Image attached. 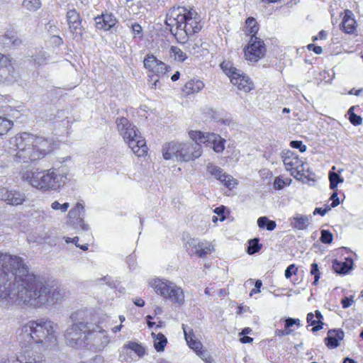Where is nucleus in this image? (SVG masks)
<instances>
[{
    "label": "nucleus",
    "mask_w": 363,
    "mask_h": 363,
    "mask_svg": "<svg viewBox=\"0 0 363 363\" xmlns=\"http://www.w3.org/2000/svg\"><path fill=\"white\" fill-rule=\"evenodd\" d=\"M60 289L43 277L29 272L23 259L0 252V303L8 308L17 299L26 305L40 308L61 301Z\"/></svg>",
    "instance_id": "obj_1"
},
{
    "label": "nucleus",
    "mask_w": 363,
    "mask_h": 363,
    "mask_svg": "<svg viewBox=\"0 0 363 363\" xmlns=\"http://www.w3.org/2000/svg\"><path fill=\"white\" fill-rule=\"evenodd\" d=\"M166 25L177 42L185 44V49L194 56L205 55L208 51L206 43L201 39L189 40V36L198 33L201 29L200 16L194 11H188L184 7L171 9L167 15Z\"/></svg>",
    "instance_id": "obj_2"
},
{
    "label": "nucleus",
    "mask_w": 363,
    "mask_h": 363,
    "mask_svg": "<svg viewBox=\"0 0 363 363\" xmlns=\"http://www.w3.org/2000/svg\"><path fill=\"white\" fill-rule=\"evenodd\" d=\"M10 143L16 147V157L24 162L43 159L57 147L52 138L28 132L16 134L10 139Z\"/></svg>",
    "instance_id": "obj_3"
},
{
    "label": "nucleus",
    "mask_w": 363,
    "mask_h": 363,
    "mask_svg": "<svg viewBox=\"0 0 363 363\" xmlns=\"http://www.w3.org/2000/svg\"><path fill=\"white\" fill-rule=\"evenodd\" d=\"M57 323L50 320L40 319L29 321L22 328L24 335L36 343L55 345L57 342Z\"/></svg>",
    "instance_id": "obj_4"
},
{
    "label": "nucleus",
    "mask_w": 363,
    "mask_h": 363,
    "mask_svg": "<svg viewBox=\"0 0 363 363\" xmlns=\"http://www.w3.org/2000/svg\"><path fill=\"white\" fill-rule=\"evenodd\" d=\"M148 284L158 295L173 303L182 306L184 303V291L175 283L167 279L155 278L150 279Z\"/></svg>",
    "instance_id": "obj_5"
},
{
    "label": "nucleus",
    "mask_w": 363,
    "mask_h": 363,
    "mask_svg": "<svg viewBox=\"0 0 363 363\" xmlns=\"http://www.w3.org/2000/svg\"><path fill=\"white\" fill-rule=\"evenodd\" d=\"M189 136L192 141L179 143V160L190 161L201 155V142L205 141V134L201 131H191Z\"/></svg>",
    "instance_id": "obj_6"
},
{
    "label": "nucleus",
    "mask_w": 363,
    "mask_h": 363,
    "mask_svg": "<svg viewBox=\"0 0 363 363\" xmlns=\"http://www.w3.org/2000/svg\"><path fill=\"white\" fill-rule=\"evenodd\" d=\"M63 171L57 169L40 170L31 166L26 167L20 172V179L24 182H62Z\"/></svg>",
    "instance_id": "obj_7"
},
{
    "label": "nucleus",
    "mask_w": 363,
    "mask_h": 363,
    "mask_svg": "<svg viewBox=\"0 0 363 363\" xmlns=\"http://www.w3.org/2000/svg\"><path fill=\"white\" fill-rule=\"evenodd\" d=\"M89 328H90V323L82 321L72 324L64 334L66 345L77 349L85 347Z\"/></svg>",
    "instance_id": "obj_8"
},
{
    "label": "nucleus",
    "mask_w": 363,
    "mask_h": 363,
    "mask_svg": "<svg viewBox=\"0 0 363 363\" xmlns=\"http://www.w3.org/2000/svg\"><path fill=\"white\" fill-rule=\"evenodd\" d=\"M107 333L99 325L90 324L86 334L85 347L94 352L103 350L108 344Z\"/></svg>",
    "instance_id": "obj_9"
},
{
    "label": "nucleus",
    "mask_w": 363,
    "mask_h": 363,
    "mask_svg": "<svg viewBox=\"0 0 363 363\" xmlns=\"http://www.w3.org/2000/svg\"><path fill=\"white\" fill-rule=\"evenodd\" d=\"M283 162L287 170L291 172V174L298 181L303 182L304 178H308L309 181H313L314 179L310 178V174L307 173H301L303 171V164L301 160L295 155L291 151H287L284 152L283 156Z\"/></svg>",
    "instance_id": "obj_10"
},
{
    "label": "nucleus",
    "mask_w": 363,
    "mask_h": 363,
    "mask_svg": "<svg viewBox=\"0 0 363 363\" xmlns=\"http://www.w3.org/2000/svg\"><path fill=\"white\" fill-rule=\"evenodd\" d=\"M266 52L264 42L256 36L251 37L245 50V59L251 62H257Z\"/></svg>",
    "instance_id": "obj_11"
},
{
    "label": "nucleus",
    "mask_w": 363,
    "mask_h": 363,
    "mask_svg": "<svg viewBox=\"0 0 363 363\" xmlns=\"http://www.w3.org/2000/svg\"><path fill=\"white\" fill-rule=\"evenodd\" d=\"M188 249L199 257H205L214 251V246L208 241H201L198 238H189L186 242Z\"/></svg>",
    "instance_id": "obj_12"
},
{
    "label": "nucleus",
    "mask_w": 363,
    "mask_h": 363,
    "mask_svg": "<svg viewBox=\"0 0 363 363\" xmlns=\"http://www.w3.org/2000/svg\"><path fill=\"white\" fill-rule=\"evenodd\" d=\"M67 18L73 38L79 40L82 36V20L79 13L75 9L69 10L67 13Z\"/></svg>",
    "instance_id": "obj_13"
},
{
    "label": "nucleus",
    "mask_w": 363,
    "mask_h": 363,
    "mask_svg": "<svg viewBox=\"0 0 363 363\" xmlns=\"http://www.w3.org/2000/svg\"><path fill=\"white\" fill-rule=\"evenodd\" d=\"M144 67L157 76L163 75L170 67L159 60L152 54H147L143 60Z\"/></svg>",
    "instance_id": "obj_14"
},
{
    "label": "nucleus",
    "mask_w": 363,
    "mask_h": 363,
    "mask_svg": "<svg viewBox=\"0 0 363 363\" xmlns=\"http://www.w3.org/2000/svg\"><path fill=\"white\" fill-rule=\"evenodd\" d=\"M116 123L117 129L125 142L140 135L136 127L132 125L126 118H118Z\"/></svg>",
    "instance_id": "obj_15"
},
{
    "label": "nucleus",
    "mask_w": 363,
    "mask_h": 363,
    "mask_svg": "<svg viewBox=\"0 0 363 363\" xmlns=\"http://www.w3.org/2000/svg\"><path fill=\"white\" fill-rule=\"evenodd\" d=\"M13 72L11 59L0 53V83L11 79Z\"/></svg>",
    "instance_id": "obj_16"
},
{
    "label": "nucleus",
    "mask_w": 363,
    "mask_h": 363,
    "mask_svg": "<svg viewBox=\"0 0 363 363\" xmlns=\"http://www.w3.org/2000/svg\"><path fill=\"white\" fill-rule=\"evenodd\" d=\"M234 74L230 82L239 90L248 93L253 89V83L248 76L243 74L241 71L238 74L235 73Z\"/></svg>",
    "instance_id": "obj_17"
},
{
    "label": "nucleus",
    "mask_w": 363,
    "mask_h": 363,
    "mask_svg": "<svg viewBox=\"0 0 363 363\" xmlns=\"http://www.w3.org/2000/svg\"><path fill=\"white\" fill-rule=\"evenodd\" d=\"M80 211H84V206L77 203L76 206L68 213V222L72 225H79L82 230L86 231L89 230V225L84 223V219L80 216Z\"/></svg>",
    "instance_id": "obj_18"
},
{
    "label": "nucleus",
    "mask_w": 363,
    "mask_h": 363,
    "mask_svg": "<svg viewBox=\"0 0 363 363\" xmlns=\"http://www.w3.org/2000/svg\"><path fill=\"white\" fill-rule=\"evenodd\" d=\"M132 151L138 156L142 157L147 152L145 140L140 135L125 141Z\"/></svg>",
    "instance_id": "obj_19"
},
{
    "label": "nucleus",
    "mask_w": 363,
    "mask_h": 363,
    "mask_svg": "<svg viewBox=\"0 0 363 363\" xmlns=\"http://www.w3.org/2000/svg\"><path fill=\"white\" fill-rule=\"evenodd\" d=\"M312 217L296 213L289 218L290 225L292 228L298 230H305L310 225Z\"/></svg>",
    "instance_id": "obj_20"
},
{
    "label": "nucleus",
    "mask_w": 363,
    "mask_h": 363,
    "mask_svg": "<svg viewBox=\"0 0 363 363\" xmlns=\"http://www.w3.org/2000/svg\"><path fill=\"white\" fill-rule=\"evenodd\" d=\"M207 174H210L213 179L220 182H232L233 178L231 175L223 172V169L213 163H208L206 167Z\"/></svg>",
    "instance_id": "obj_21"
},
{
    "label": "nucleus",
    "mask_w": 363,
    "mask_h": 363,
    "mask_svg": "<svg viewBox=\"0 0 363 363\" xmlns=\"http://www.w3.org/2000/svg\"><path fill=\"white\" fill-rule=\"evenodd\" d=\"M344 332L340 329L329 330L328 336L325 338V343L329 348H335L339 346V341L343 340Z\"/></svg>",
    "instance_id": "obj_22"
},
{
    "label": "nucleus",
    "mask_w": 363,
    "mask_h": 363,
    "mask_svg": "<svg viewBox=\"0 0 363 363\" xmlns=\"http://www.w3.org/2000/svg\"><path fill=\"white\" fill-rule=\"evenodd\" d=\"M179 142L172 141L162 146V155L165 160H179Z\"/></svg>",
    "instance_id": "obj_23"
},
{
    "label": "nucleus",
    "mask_w": 363,
    "mask_h": 363,
    "mask_svg": "<svg viewBox=\"0 0 363 363\" xmlns=\"http://www.w3.org/2000/svg\"><path fill=\"white\" fill-rule=\"evenodd\" d=\"M116 18L112 14H104L95 18L96 27L97 29L108 30L115 26Z\"/></svg>",
    "instance_id": "obj_24"
},
{
    "label": "nucleus",
    "mask_w": 363,
    "mask_h": 363,
    "mask_svg": "<svg viewBox=\"0 0 363 363\" xmlns=\"http://www.w3.org/2000/svg\"><path fill=\"white\" fill-rule=\"evenodd\" d=\"M204 87V83L199 79L193 78L186 82L182 91L186 95L194 94L201 91Z\"/></svg>",
    "instance_id": "obj_25"
},
{
    "label": "nucleus",
    "mask_w": 363,
    "mask_h": 363,
    "mask_svg": "<svg viewBox=\"0 0 363 363\" xmlns=\"http://www.w3.org/2000/svg\"><path fill=\"white\" fill-rule=\"evenodd\" d=\"M342 29L346 33H352L355 30V24L356 21L353 18V13L350 10H346L345 11V16L342 18Z\"/></svg>",
    "instance_id": "obj_26"
},
{
    "label": "nucleus",
    "mask_w": 363,
    "mask_h": 363,
    "mask_svg": "<svg viewBox=\"0 0 363 363\" xmlns=\"http://www.w3.org/2000/svg\"><path fill=\"white\" fill-rule=\"evenodd\" d=\"M210 141L213 142V149L215 152H220L224 150V142L218 135L209 133L205 135V141L203 143Z\"/></svg>",
    "instance_id": "obj_27"
},
{
    "label": "nucleus",
    "mask_w": 363,
    "mask_h": 363,
    "mask_svg": "<svg viewBox=\"0 0 363 363\" xmlns=\"http://www.w3.org/2000/svg\"><path fill=\"white\" fill-rule=\"evenodd\" d=\"M353 261L352 259H347L346 262H342L335 260L333 264V269L337 274H346L352 268Z\"/></svg>",
    "instance_id": "obj_28"
},
{
    "label": "nucleus",
    "mask_w": 363,
    "mask_h": 363,
    "mask_svg": "<svg viewBox=\"0 0 363 363\" xmlns=\"http://www.w3.org/2000/svg\"><path fill=\"white\" fill-rule=\"evenodd\" d=\"M0 42L4 45H9L10 43L16 46L21 43V40L15 36L13 31H8L4 35H0Z\"/></svg>",
    "instance_id": "obj_29"
},
{
    "label": "nucleus",
    "mask_w": 363,
    "mask_h": 363,
    "mask_svg": "<svg viewBox=\"0 0 363 363\" xmlns=\"http://www.w3.org/2000/svg\"><path fill=\"white\" fill-rule=\"evenodd\" d=\"M152 335L154 338V347L155 350L157 352L163 351L167 342L166 337L162 333L155 335L154 333H152Z\"/></svg>",
    "instance_id": "obj_30"
},
{
    "label": "nucleus",
    "mask_w": 363,
    "mask_h": 363,
    "mask_svg": "<svg viewBox=\"0 0 363 363\" xmlns=\"http://www.w3.org/2000/svg\"><path fill=\"white\" fill-rule=\"evenodd\" d=\"M9 197L7 203L10 205L17 206L23 203L25 201V196L16 191H10Z\"/></svg>",
    "instance_id": "obj_31"
},
{
    "label": "nucleus",
    "mask_w": 363,
    "mask_h": 363,
    "mask_svg": "<svg viewBox=\"0 0 363 363\" xmlns=\"http://www.w3.org/2000/svg\"><path fill=\"white\" fill-rule=\"evenodd\" d=\"M4 363H42V362L39 359H36L35 357H33L29 353H27L21 354L13 362H11L10 360H8Z\"/></svg>",
    "instance_id": "obj_32"
},
{
    "label": "nucleus",
    "mask_w": 363,
    "mask_h": 363,
    "mask_svg": "<svg viewBox=\"0 0 363 363\" xmlns=\"http://www.w3.org/2000/svg\"><path fill=\"white\" fill-rule=\"evenodd\" d=\"M169 54L171 57H174V60L181 62H184L187 58L186 52H183L179 48L176 46H171L169 49Z\"/></svg>",
    "instance_id": "obj_33"
},
{
    "label": "nucleus",
    "mask_w": 363,
    "mask_h": 363,
    "mask_svg": "<svg viewBox=\"0 0 363 363\" xmlns=\"http://www.w3.org/2000/svg\"><path fill=\"white\" fill-rule=\"evenodd\" d=\"M257 225L260 228H265L270 231L274 230L277 226L275 221L269 220L266 216L259 217L257 219Z\"/></svg>",
    "instance_id": "obj_34"
},
{
    "label": "nucleus",
    "mask_w": 363,
    "mask_h": 363,
    "mask_svg": "<svg viewBox=\"0 0 363 363\" xmlns=\"http://www.w3.org/2000/svg\"><path fill=\"white\" fill-rule=\"evenodd\" d=\"M220 67L226 75H228L231 80L234 74H238L240 70L234 67L230 62H223L220 64Z\"/></svg>",
    "instance_id": "obj_35"
},
{
    "label": "nucleus",
    "mask_w": 363,
    "mask_h": 363,
    "mask_svg": "<svg viewBox=\"0 0 363 363\" xmlns=\"http://www.w3.org/2000/svg\"><path fill=\"white\" fill-rule=\"evenodd\" d=\"M259 239L257 238L251 239L248 241V246H247V252L249 255H254L257 252H258L262 247V245L259 243Z\"/></svg>",
    "instance_id": "obj_36"
},
{
    "label": "nucleus",
    "mask_w": 363,
    "mask_h": 363,
    "mask_svg": "<svg viewBox=\"0 0 363 363\" xmlns=\"http://www.w3.org/2000/svg\"><path fill=\"white\" fill-rule=\"evenodd\" d=\"M245 23L247 26V32L251 35V37L255 36V34L259 30L256 20L252 17H250L246 20Z\"/></svg>",
    "instance_id": "obj_37"
},
{
    "label": "nucleus",
    "mask_w": 363,
    "mask_h": 363,
    "mask_svg": "<svg viewBox=\"0 0 363 363\" xmlns=\"http://www.w3.org/2000/svg\"><path fill=\"white\" fill-rule=\"evenodd\" d=\"M48 55L44 50H40L35 55H33V61L38 65L46 64L48 60Z\"/></svg>",
    "instance_id": "obj_38"
},
{
    "label": "nucleus",
    "mask_w": 363,
    "mask_h": 363,
    "mask_svg": "<svg viewBox=\"0 0 363 363\" xmlns=\"http://www.w3.org/2000/svg\"><path fill=\"white\" fill-rule=\"evenodd\" d=\"M314 315L313 313H309L307 315L306 320L308 323H310L311 325H313L312 328L313 332H317L323 328V323L322 320H315L313 319Z\"/></svg>",
    "instance_id": "obj_39"
},
{
    "label": "nucleus",
    "mask_w": 363,
    "mask_h": 363,
    "mask_svg": "<svg viewBox=\"0 0 363 363\" xmlns=\"http://www.w3.org/2000/svg\"><path fill=\"white\" fill-rule=\"evenodd\" d=\"M13 122L0 116V135L6 134L13 126Z\"/></svg>",
    "instance_id": "obj_40"
},
{
    "label": "nucleus",
    "mask_w": 363,
    "mask_h": 363,
    "mask_svg": "<svg viewBox=\"0 0 363 363\" xmlns=\"http://www.w3.org/2000/svg\"><path fill=\"white\" fill-rule=\"evenodd\" d=\"M355 107L352 106L347 111V114L349 115V120L350 123L354 125H359L362 123V118L361 116H357L354 113Z\"/></svg>",
    "instance_id": "obj_41"
},
{
    "label": "nucleus",
    "mask_w": 363,
    "mask_h": 363,
    "mask_svg": "<svg viewBox=\"0 0 363 363\" xmlns=\"http://www.w3.org/2000/svg\"><path fill=\"white\" fill-rule=\"evenodd\" d=\"M125 347L134 351L135 353H136L138 357H142L145 354L144 347L137 342H129L125 345Z\"/></svg>",
    "instance_id": "obj_42"
},
{
    "label": "nucleus",
    "mask_w": 363,
    "mask_h": 363,
    "mask_svg": "<svg viewBox=\"0 0 363 363\" xmlns=\"http://www.w3.org/2000/svg\"><path fill=\"white\" fill-rule=\"evenodd\" d=\"M23 6L29 11H36L40 7L41 3L40 0H23Z\"/></svg>",
    "instance_id": "obj_43"
},
{
    "label": "nucleus",
    "mask_w": 363,
    "mask_h": 363,
    "mask_svg": "<svg viewBox=\"0 0 363 363\" xmlns=\"http://www.w3.org/2000/svg\"><path fill=\"white\" fill-rule=\"evenodd\" d=\"M321 236L320 238V240L325 244H330L333 242V234L327 230H322Z\"/></svg>",
    "instance_id": "obj_44"
},
{
    "label": "nucleus",
    "mask_w": 363,
    "mask_h": 363,
    "mask_svg": "<svg viewBox=\"0 0 363 363\" xmlns=\"http://www.w3.org/2000/svg\"><path fill=\"white\" fill-rule=\"evenodd\" d=\"M196 353L206 363H212L213 362L210 353L206 350H203L202 348Z\"/></svg>",
    "instance_id": "obj_45"
},
{
    "label": "nucleus",
    "mask_w": 363,
    "mask_h": 363,
    "mask_svg": "<svg viewBox=\"0 0 363 363\" xmlns=\"http://www.w3.org/2000/svg\"><path fill=\"white\" fill-rule=\"evenodd\" d=\"M311 274L314 276V281L313 282V284L317 285L320 275L318 264L313 263L311 264Z\"/></svg>",
    "instance_id": "obj_46"
},
{
    "label": "nucleus",
    "mask_w": 363,
    "mask_h": 363,
    "mask_svg": "<svg viewBox=\"0 0 363 363\" xmlns=\"http://www.w3.org/2000/svg\"><path fill=\"white\" fill-rule=\"evenodd\" d=\"M186 342L189 347L195 351V352L200 351V349L203 348L202 343L200 341L195 340L194 338L188 340Z\"/></svg>",
    "instance_id": "obj_47"
},
{
    "label": "nucleus",
    "mask_w": 363,
    "mask_h": 363,
    "mask_svg": "<svg viewBox=\"0 0 363 363\" xmlns=\"http://www.w3.org/2000/svg\"><path fill=\"white\" fill-rule=\"evenodd\" d=\"M182 329L184 331V337H185L186 341H188V340L194 338V331L191 328L187 327L186 325L183 324Z\"/></svg>",
    "instance_id": "obj_48"
},
{
    "label": "nucleus",
    "mask_w": 363,
    "mask_h": 363,
    "mask_svg": "<svg viewBox=\"0 0 363 363\" xmlns=\"http://www.w3.org/2000/svg\"><path fill=\"white\" fill-rule=\"evenodd\" d=\"M335 170V167L333 166L332 167V170L329 172L330 182H343V179L340 178L339 174L334 172Z\"/></svg>",
    "instance_id": "obj_49"
},
{
    "label": "nucleus",
    "mask_w": 363,
    "mask_h": 363,
    "mask_svg": "<svg viewBox=\"0 0 363 363\" xmlns=\"http://www.w3.org/2000/svg\"><path fill=\"white\" fill-rule=\"evenodd\" d=\"M132 32L134 35V38L139 37L141 38L143 36V29L140 24L135 23L132 25Z\"/></svg>",
    "instance_id": "obj_50"
},
{
    "label": "nucleus",
    "mask_w": 363,
    "mask_h": 363,
    "mask_svg": "<svg viewBox=\"0 0 363 363\" xmlns=\"http://www.w3.org/2000/svg\"><path fill=\"white\" fill-rule=\"evenodd\" d=\"M291 146L293 148L298 149L301 152H304L306 150V146L301 141L293 140L291 142Z\"/></svg>",
    "instance_id": "obj_51"
},
{
    "label": "nucleus",
    "mask_w": 363,
    "mask_h": 363,
    "mask_svg": "<svg viewBox=\"0 0 363 363\" xmlns=\"http://www.w3.org/2000/svg\"><path fill=\"white\" fill-rule=\"evenodd\" d=\"M33 186L43 191L54 189V185H50V183H36V184L33 185Z\"/></svg>",
    "instance_id": "obj_52"
},
{
    "label": "nucleus",
    "mask_w": 363,
    "mask_h": 363,
    "mask_svg": "<svg viewBox=\"0 0 363 363\" xmlns=\"http://www.w3.org/2000/svg\"><path fill=\"white\" fill-rule=\"evenodd\" d=\"M296 271L297 267L295 266V264H292L286 268L284 275L286 279H289L291 277L292 274H296Z\"/></svg>",
    "instance_id": "obj_53"
},
{
    "label": "nucleus",
    "mask_w": 363,
    "mask_h": 363,
    "mask_svg": "<svg viewBox=\"0 0 363 363\" xmlns=\"http://www.w3.org/2000/svg\"><path fill=\"white\" fill-rule=\"evenodd\" d=\"M330 206H327L325 208H315L313 214V215H316V214H319L322 216H325L329 211H330Z\"/></svg>",
    "instance_id": "obj_54"
},
{
    "label": "nucleus",
    "mask_w": 363,
    "mask_h": 363,
    "mask_svg": "<svg viewBox=\"0 0 363 363\" xmlns=\"http://www.w3.org/2000/svg\"><path fill=\"white\" fill-rule=\"evenodd\" d=\"M353 302H354V301L352 299V296H351L350 298L346 296L344 298H342L341 301V303L342 305L343 308H347L350 307L352 304Z\"/></svg>",
    "instance_id": "obj_55"
},
{
    "label": "nucleus",
    "mask_w": 363,
    "mask_h": 363,
    "mask_svg": "<svg viewBox=\"0 0 363 363\" xmlns=\"http://www.w3.org/2000/svg\"><path fill=\"white\" fill-rule=\"evenodd\" d=\"M330 200H332V203L330 205V208L336 207L340 203L339 198L337 196V192H333L330 196Z\"/></svg>",
    "instance_id": "obj_56"
},
{
    "label": "nucleus",
    "mask_w": 363,
    "mask_h": 363,
    "mask_svg": "<svg viewBox=\"0 0 363 363\" xmlns=\"http://www.w3.org/2000/svg\"><path fill=\"white\" fill-rule=\"evenodd\" d=\"M259 174L262 177V179H271L272 177V173L267 169H263L259 171Z\"/></svg>",
    "instance_id": "obj_57"
},
{
    "label": "nucleus",
    "mask_w": 363,
    "mask_h": 363,
    "mask_svg": "<svg viewBox=\"0 0 363 363\" xmlns=\"http://www.w3.org/2000/svg\"><path fill=\"white\" fill-rule=\"evenodd\" d=\"M9 191H10L4 188L0 189V199L7 202L8 198L9 197Z\"/></svg>",
    "instance_id": "obj_58"
},
{
    "label": "nucleus",
    "mask_w": 363,
    "mask_h": 363,
    "mask_svg": "<svg viewBox=\"0 0 363 363\" xmlns=\"http://www.w3.org/2000/svg\"><path fill=\"white\" fill-rule=\"evenodd\" d=\"M262 286V283L261 280H257L255 281V288L251 291L250 296H252L253 294H257L260 291L259 289Z\"/></svg>",
    "instance_id": "obj_59"
},
{
    "label": "nucleus",
    "mask_w": 363,
    "mask_h": 363,
    "mask_svg": "<svg viewBox=\"0 0 363 363\" xmlns=\"http://www.w3.org/2000/svg\"><path fill=\"white\" fill-rule=\"evenodd\" d=\"M225 211L224 206L218 207L214 210V212L218 214V216H220V220L223 221L225 219V217L223 215Z\"/></svg>",
    "instance_id": "obj_60"
},
{
    "label": "nucleus",
    "mask_w": 363,
    "mask_h": 363,
    "mask_svg": "<svg viewBox=\"0 0 363 363\" xmlns=\"http://www.w3.org/2000/svg\"><path fill=\"white\" fill-rule=\"evenodd\" d=\"M296 323V319L292 318H288L285 320V328H289Z\"/></svg>",
    "instance_id": "obj_61"
},
{
    "label": "nucleus",
    "mask_w": 363,
    "mask_h": 363,
    "mask_svg": "<svg viewBox=\"0 0 363 363\" xmlns=\"http://www.w3.org/2000/svg\"><path fill=\"white\" fill-rule=\"evenodd\" d=\"M134 303L139 307H143L145 305V301L141 298H137L134 301Z\"/></svg>",
    "instance_id": "obj_62"
},
{
    "label": "nucleus",
    "mask_w": 363,
    "mask_h": 363,
    "mask_svg": "<svg viewBox=\"0 0 363 363\" xmlns=\"http://www.w3.org/2000/svg\"><path fill=\"white\" fill-rule=\"evenodd\" d=\"M253 341V339L249 336H244L240 338V342L242 343H250Z\"/></svg>",
    "instance_id": "obj_63"
},
{
    "label": "nucleus",
    "mask_w": 363,
    "mask_h": 363,
    "mask_svg": "<svg viewBox=\"0 0 363 363\" xmlns=\"http://www.w3.org/2000/svg\"><path fill=\"white\" fill-rule=\"evenodd\" d=\"M60 206H62V204H60L58 201H55L52 203L51 208L53 210H60Z\"/></svg>",
    "instance_id": "obj_64"
}]
</instances>
